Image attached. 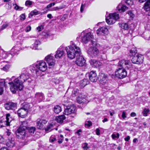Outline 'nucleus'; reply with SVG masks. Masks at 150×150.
Returning a JSON list of instances; mask_svg holds the SVG:
<instances>
[{
	"label": "nucleus",
	"instance_id": "a19ab883",
	"mask_svg": "<svg viewBox=\"0 0 150 150\" xmlns=\"http://www.w3.org/2000/svg\"><path fill=\"white\" fill-rule=\"evenodd\" d=\"M120 135L118 133L115 134L113 133L111 135L112 139H115L116 138L118 139L119 138Z\"/></svg>",
	"mask_w": 150,
	"mask_h": 150
},
{
	"label": "nucleus",
	"instance_id": "338daca9",
	"mask_svg": "<svg viewBox=\"0 0 150 150\" xmlns=\"http://www.w3.org/2000/svg\"><path fill=\"white\" fill-rule=\"evenodd\" d=\"M136 115V114L134 112H132L130 114V116L132 117H134Z\"/></svg>",
	"mask_w": 150,
	"mask_h": 150
},
{
	"label": "nucleus",
	"instance_id": "0e129e2a",
	"mask_svg": "<svg viewBox=\"0 0 150 150\" xmlns=\"http://www.w3.org/2000/svg\"><path fill=\"white\" fill-rule=\"evenodd\" d=\"M67 18V16L66 15H64L61 18V20L62 21H64Z\"/></svg>",
	"mask_w": 150,
	"mask_h": 150
},
{
	"label": "nucleus",
	"instance_id": "603ef678",
	"mask_svg": "<svg viewBox=\"0 0 150 150\" xmlns=\"http://www.w3.org/2000/svg\"><path fill=\"white\" fill-rule=\"evenodd\" d=\"M100 129H101V128H98L96 129V135H99L100 134Z\"/></svg>",
	"mask_w": 150,
	"mask_h": 150
},
{
	"label": "nucleus",
	"instance_id": "4d7b16f0",
	"mask_svg": "<svg viewBox=\"0 0 150 150\" xmlns=\"http://www.w3.org/2000/svg\"><path fill=\"white\" fill-rule=\"evenodd\" d=\"M128 14L131 17L133 18L134 16V15L132 13L131 11H129L128 12Z\"/></svg>",
	"mask_w": 150,
	"mask_h": 150
},
{
	"label": "nucleus",
	"instance_id": "a18cd8bd",
	"mask_svg": "<svg viewBox=\"0 0 150 150\" xmlns=\"http://www.w3.org/2000/svg\"><path fill=\"white\" fill-rule=\"evenodd\" d=\"M88 144L84 143L82 144V147L84 150H87L89 147L88 146Z\"/></svg>",
	"mask_w": 150,
	"mask_h": 150
},
{
	"label": "nucleus",
	"instance_id": "2eb2a0df",
	"mask_svg": "<svg viewBox=\"0 0 150 150\" xmlns=\"http://www.w3.org/2000/svg\"><path fill=\"white\" fill-rule=\"evenodd\" d=\"M96 33L98 35H107L108 33V30L107 28L103 27L97 30Z\"/></svg>",
	"mask_w": 150,
	"mask_h": 150
},
{
	"label": "nucleus",
	"instance_id": "49530a36",
	"mask_svg": "<svg viewBox=\"0 0 150 150\" xmlns=\"http://www.w3.org/2000/svg\"><path fill=\"white\" fill-rule=\"evenodd\" d=\"M13 5H15L14 8L16 10L21 11L23 8V7H21L19 6H18L16 4Z\"/></svg>",
	"mask_w": 150,
	"mask_h": 150
},
{
	"label": "nucleus",
	"instance_id": "e433bc0d",
	"mask_svg": "<svg viewBox=\"0 0 150 150\" xmlns=\"http://www.w3.org/2000/svg\"><path fill=\"white\" fill-rule=\"evenodd\" d=\"M5 120L3 119L0 120V128H1L6 126Z\"/></svg>",
	"mask_w": 150,
	"mask_h": 150
},
{
	"label": "nucleus",
	"instance_id": "9b49d317",
	"mask_svg": "<svg viewBox=\"0 0 150 150\" xmlns=\"http://www.w3.org/2000/svg\"><path fill=\"white\" fill-rule=\"evenodd\" d=\"M144 56L141 54H137L133 57L132 61L134 64H139L142 63L143 62Z\"/></svg>",
	"mask_w": 150,
	"mask_h": 150
},
{
	"label": "nucleus",
	"instance_id": "423d86ee",
	"mask_svg": "<svg viewBox=\"0 0 150 150\" xmlns=\"http://www.w3.org/2000/svg\"><path fill=\"white\" fill-rule=\"evenodd\" d=\"M118 65L122 67L123 68L131 69L132 68V65L130 62L128 60L122 59L119 61Z\"/></svg>",
	"mask_w": 150,
	"mask_h": 150
},
{
	"label": "nucleus",
	"instance_id": "680f3d73",
	"mask_svg": "<svg viewBox=\"0 0 150 150\" xmlns=\"http://www.w3.org/2000/svg\"><path fill=\"white\" fill-rule=\"evenodd\" d=\"M4 88L3 87H0V95L2 94L4 92Z\"/></svg>",
	"mask_w": 150,
	"mask_h": 150
},
{
	"label": "nucleus",
	"instance_id": "a878e982",
	"mask_svg": "<svg viewBox=\"0 0 150 150\" xmlns=\"http://www.w3.org/2000/svg\"><path fill=\"white\" fill-rule=\"evenodd\" d=\"M117 9L120 12H123L128 9V7L126 6L120 4L117 8Z\"/></svg>",
	"mask_w": 150,
	"mask_h": 150
},
{
	"label": "nucleus",
	"instance_id": "dca6fc26",
	"mask_svg": "<svg viewBox=\"0 0 150 150\" xmlns=\"http://www.w3.org/2000/svg\"><path fill=\"white\" fill-rule=\"evenodd\" d=\"M98 78L100 83L104 85L107 82V76L104 74H100Z\"/></svg>",
	"mask_w": 150,
	"mask_h": 150
},
{
	"label": "nucleus",
	"instance_id": "a211bd4d",
	"mask_svg": "<svg viewBox=\"0 0 150 150\" xmlns=\"http://www.w3.org/2000/svg\"><path fill=\"white\" fill-rule=\"evenodd\" d=\"M47 121L45 120L38 119L37 122V126L38 129L43 128L45 125L47 123Z\"/></svg>",
	"mask_w": 150,
	"mask_h": 150
},
{
	"label": "nucleus",
	"instance_id": "4c0bfd02",
	"mask_svg": "<svg viewBox=\"0 0 150 150\" xmlns=\"http://www.w3.org/2000/svg\"><path fill=\"white\" fill-rule=\"evenodd\" d=\"M120 48V47L118 45L114 46L112 49V52L114 53L117 51Z\"/></svg>",
	"mask_w": 150,
	"mask_h": 150
},
{
	"label": "nucleus",
	"instance_id": "3c124183",
	"mask_svg": "<svg viewBox=\"0 0 150 150\" xmlns=\"http://www.w3.org/2000/svg\"><path fill=\"white\" fill-rule=\"evenodd\" d=\"M66 7V6L65 5H63L62 6H59V7H57L55 8L54 10H57L59 9H62L65 8Z\"/></svg>",
	"mask_w": 150,
	"mask_h": 150
},
{
	"label": "nucleus",
	"instance_id": "f704fd0d",
	"mask_svg": "<svg viewBox=\"0 0 150 150\" xmlns=\"http://www.w3.org/2000/svg\"><path fill=\"white\" fill-rule=\"evenodd\" d=\"M28 132L32 135L34 133L35 130V128L34 127H31L28 128Z\"/></svg>",
	"mask_w": 150,
	"mask_h": 150
},
{
	"label": "nucleus",
	"instance_id": "393cba45",
	"mask_svg": "<svg viewBox=\"0 0 150 150\" xmlns=\"http://www.w3.org/2000/svg\"><path fill=\"white\" fill-rule=\"evenodd\" d=\"M85 96L81 94H80L77 98V102L79 103H81L85 101Z\"/></svg>",
	"mask_w": 150,
	"mask_h": 150
},
{
	"label": "nucleus",
	"instance_id": "bb28decb",
	"mask_svg": "<svg viewBox=\"0 0 150 150\" xmlns=\"http://www.w3.org/2000/svg\"><path fill=\"white\" fill-rule=\"evenodd\" d=\"M65 118H66L64 115H62L57 117L55 118V120L59 123H62Z\"/></svg>",
	"mask_w": 150,
	"mask_h": 150
},
{
	"label": "nucleus",
	"instance_id": "c9c22d12",
	"mask_svg": "<svg viewBox=\"0 0 150 150\" xmlns=\"http://www.w3.org/2000/svg\"><path fill=\"white\" fill-rule=\"evenodd\" d=\"M53 125L52 124H50L45 129V130L47 132H50L51 131L53 128Z\"/></svg>",
	"mask_w": 150,
	"mask_h": 150
},
{
	"label": "nucleus",
	"instance_id": "39448f33",
	"mask_svg": "<svg viewBox=\"0 0 150 150\" xmlns=\"http://www.w3.org/2000/svg\"><path fill=\"white\" fill-rule=\"evenodd\" d=\"M119 18V14L116 13H110L108 16L106 18V22L109 25L114 23Z\"/></svg>",
	"mask_w": 150,
	"mask_h": 150
},
{
	"label": "nucleus",
	"instance_id": "de8ad7c7",
	"mask_svg": "<svg viewBox=\"0 0 150 150\" xmlns=\"http://www.w3.org/2000/svg\"><path fill=\"white\" fill-rule=\"evenodd\" d=\"M5 82L4 79H2L0 81V87H3L5 86Z\"/></svg>",
	"mask_w": 150,
	"mask_h": 150
},
{
	"label": "nucleus",
	"instance_id": "6e6552de",
	"mask_svg": "<svg viewBox=\"0 0 150 150\" xmlns=\"http://www.w3.org/2000/svg\"><path fill=\"white\" fill-rule=\"evenodd\" d=\"M87 53L91 57L96 58L98 56L100 52L97 48L95 47H91L88 48Z\"/></svg>",
	"mask_w": 150,
	"mask_h": 150
},
{
	"label": "nucleus",
	"instance_id": "6e6d98bb",
	"mask_svg": "<svg viewBox=\"0 0 150 150\" xmlns=\"http://www.w3.org/2000/svg\"><path fill=\"white\" fill-rule=\"evenodd\" d=\"M126 117V113L124 111H123L122 112V117L123 119H125Z\"/></svg>",
	"mask_w": 150,
	"mask_h": 150
},
{
	"label": "nucleus",
	"instance_id": "f8f14e48",
	"mask_svg": "<svg viewBox=\"0 0 150 150\" xmlns=\"http://www.w3.org/2000/svg\"><path fill=\"white\" fill-rule=\"evenodd\" d=\"M45 59L48 64L49 68L53 67L55 64V60L51 54H49L45 57Z\"/></svg>",
	"mask_w": 150,
	"mask_h": 150
},
{
	"label": "nucleus",
	"instance_id": "9d476101",
	"mask_svg": "<svg viewBox=\"0 0 150 150\" xmlns=\"http://www.w3.org/2000/svg\"><path fill=\"white\" fill-rule=\"evenodd\" d=\"M115 74L116 77L121 79L127 76V72L124 69L119 68L115 71Z\"/></svg>",
	"mask_w": 150,
	"mask_h": 150
},
{
	"label": "nucleus",
	"instance_id": "69168bd1",
	"mask_svg": "<svg viewBox=\"0 0 150 150\" xmlns=\"http://www.w3.org/2000/svg\"><path fill=\"white\" fill-rule=\"evenodd\" d=\"M130 139V137L128 136L125 138V141L127 142Z\"/></svg>",
	"mask_w": 150,
	"mask_h": 150
},
{
	"label": "nucleus",
	"instance_id": "f257e3e1",
	"mask_svg": "<svg viewBox=\"0 0 150 150\" xmlns=\"http://www.w3.org/2000/svg\"><path fill=\"white\" fill-rule=\"evenodd\" d=\"M68 58L73 59L76 57H78L76 61V64L78 66H83L85 64L86 60L81 54V50L79 47L74 43L72 42L70 45L65 47Z\"/></svg>",
	"mask_w": 150,
	"mask_h": 150
},
{
	"label": "nucleus",
	"instance_id": "20e7f679",
	"mask_svg": "<svg viewBox=\"0 0 150 150\" xmlns=\"http://www.w3.org/2000/svg\"><path fill=\"white\" fill-rule=\"evenodd\" d=\"M80 36L82 42L86 43L90 41L92 44H93V40L94 36L91 33H85V31H83L81 33Z\"/></svg>",
	"mask_w": 150,
	"mask_h": 150
},
{
	"label": "nucleus",
	"instance_id": "7ed1b4c3",
	"mask_svg": "<svg viewBox=\"0 0 150 150\" xmlns=\"http://www.w3.org/2000/svg\"><path fill=\"white\" fill-rule=\"evenodd\" d=\"M10 81L11 82L8 83L9 85L10 90L12 93H15L17 91H21L23 89V83L18 77L15 78V76H13L11 78Z\"/></svg>",
	"mask_w": 150,
	"mask_h": 150
},
{
	"label": "nucleus",
	"instance_id": "4468645a",
	"mask_svg": "<svg viewBox=\"0 0 150 150\" xmlns=\"http://www.w3.org/2000/svg\"><path fill=\"white\" fill-rule=\"evenodd\" d=\"M75 107L73 105L68 106L65 110L64 112V114L66 115H68L75 112Z\"/></svg>",
	"mask_w": 150,
	"mask_h": 150
},
{
	"label": "nucleus",
	"instance_id": "09e8293b",
	"mask_svg": "<svg viewBox=\"0 0 150 150\" xmlns=\"http://www.w3.org/2000/svg\"><path fill=\"white\" fill-rule=\"evenodd\" d=\"M125 3L129 6L132 5L133 4V1L132 0H127Z\"/></svg>",
	"mask_w": 150,
	"mask_h": 150
},
{
	"label": "nucleus",
	"instance_id": "5fc2aeb1",
	"mask_svg": "<svg viewBox=\"0 0 150 150\" xmlns=\"http://www.w3.org/2000/svg\"><path fill=\"white\" fill-rule=\"evenodd\" d=\"M31 27L29 25H28L25 29V31L26 32L30 31L31 30Z\"/></svg>",
	"mask_w": 150,
	"mask_h": 150
},
{
	"label": "nucleus",
	"instance_id": "13d9d810",
	"mask_svg": "<svg viewBox=\"0 0 150 150\" xmlns=\"http://www.w3.org/2000/svg\"><path fill=\"white\" fill-rule=\"evenodd\" d=\"M21 19V20L23 21L25 19V15L23 14H22L20 16Z\"/></svg>",
	"mask_w": 150,
	"mask_h": 150
},
{
	"label": "nucleus",
	"instance_id": "c756f323",
	"mask_svg": "<svg viewBox=\"0 0 150 150\" xmlns=\"http://www.w3.org/2000/svg\"><path fill=\"white\" fill-rule=\"evenodd\" d=\"M89 81L87 79H84L82 80L80 83V86L82 87H84L89 83Z\"/></svg>",
	"mask_w": 150,
	"mask_h": 150
},
{
	"label": "nucleus",
	"instance_id": "58836bf2",
	"mask_svg": "<svg viewBox=\"0 0 150 150\" xmlns=\"http://www.w3.org/2000/svg\"><path fill=\"white\" fill-rule=\"evenodd\" d=\"M56 139L55 136L54 135H52L49 139V142L50 143L53 142L54 141L56 140Z\"/></svg>",
	"mask_w": 150,
	"mask_h": 150
},
{
	"label": "nucleus",
	"instance_id": "37998d69",
	"mask_svg": "<svg viewBox=\"0 0 150 150\" xmlns=\"http://www.w3.org/2000/svg\"><path fill=\"white\" fill-rule=\"evenodd\" d=\"M137 51L134 49L130 51L129 55L131 56H132L134 55L137 53Z\"/></svg>",
	"mask_w": 150,
	"mask_h": 150
},
{
	"label": "nucleus",
	"instance_id": "864d4df0",
	"mask_svg": "<svg viewBox=\"0 0 150 150\" xmlns=\"http://www.w3.org/2000/svg\"><path fill=\"white\" fill-rule=\"evenodd\" d=\"M55 3H51L48 5H47L46 7V8H49L51 7L52 6H54L55 5Z\"/></svg>",
	"mask_w": 150,
	"mask_h": 150
},
{
	"label": "nucleus",
	"instance_id": "473e14b6",
	"mask_svg": "<svg viewBox=\"0 0 150 150\" xmlns=\"http://www.w3.org/2000/svg\"><path fill=\"white\" fill-rule=\"evenodd\" d=\"M62 111L61 107L59 105H56L54 108V111L56 114H58Z\"/></svg>",
	"mask_w": 150,
	"mask_h": 150
},
{
	"label": "nucleus",
	"instance_id": "ea45409f",
	"mask_svg": "<svg viewBox=\"0 0 150 150\" xmlns=\"http://www.w3.org/2000/svg\"><path fill=\"white\" fill-rule=\"evenodd\" d=\"M39 14V12L36 10H34L32 11L30 13V14L31 15V16H33L34 15H37Z\"/></svg>",
	"mask_w": 150,
	"mask_h": 150
},
{
	"label": "nucleus",
	"instance_id": "cd10ccee",
	"mask_svg": "<svg viewBox=\"0 0 150 150\" xmlns=\"http://www.w3.org/2000/svg\"><path fill=\"white\" fill-rule=\"evenodd\" d=\"M19 51V49L18 47H14L11 50V53L9 54L8 56H11L12 54H18Z\"/></svg>",
	"mask_w": 150,
	"mask_h": 150
},
{
	"label": "nucleus",
	"instance_id": "0eeeda50",
	"mask_svg": "<svg viewBox=\"0 0 150 150\" xmlns=\"http://www.w3.org/2000/svg\"><path fill=\"white\" fill-rule=\"evenodd\" d=\"M30 104H28V105L24 106L23 108H21L18 110V116L23 118L27 115L28 110L30 108Z\"/></svg>",
	"mask_w": 150,
	"mask_h": 150
},
{
	"label": "nucleus",
	"instance_id": "052dcab7",
	"mask_svg": "<svg viewBox=\"0 0 150 150\" xmlns=\"http://www.w3.org/2000/svg\"><path fill=\"white\" fill-rule=\"evenodd\" d=\"M8 24L7 23L4 24L2 26L1 29H3L6 28L8 26Z\"/></svg>",
	"mask_w": 150,
	"mask_h": 150
},
{
	"label": "nucleus",
	"instance_id": "b1692460",
	"mask_svg": "<svg viewBox=\"0 0 150 150\" xmlns=\"http://www.w3.org/2000/svg\"><path fill=\"white\" fill-rule=\"evenodd\" d=\"M6 120H5V122L6 123V126H9L10 123L12 120L9 114L8 113L6 114Z\"/></svg>",
	"mask_w": 150,
	"mask_h": 150
},
{
	"label": "nucleus",
	"instance_id": "774afa93",
	"mask_svg": "<svg viewBox=\"0 0 150 150\" xmlns=\"http://www.w3.org/2000/svg\"><path fill=\"white\" fill-rule=\"evenodd\" d=\"M47 17L50 19H51L52 18V15L51 14H49L47 15Z\"/></svg>",
	"mask_w": 150,
	"mask_h": 150
},
{
	"label": "nucleus",
	"instance_id": "412c9836",
	"mask_svg": "<svg viewBox=\"0 0 150 150\" xmlns=\"http://www.w3.org/2000/svg\"><path fill=\"white\" fill-rule=\"evenodd\" d=\"M90 63L91 65L94 67H98L101 65L100 62L94 59H91L90 61Z\"/></svg>",
	"mask_w": 150,
	"mask_h": 150
},
{
	"label": "nucleus",
	"instance_id": "72a5a7b5",
	"mask_svg": "<svg viewBox=\"0 0 150 150\" xmlns=\"http://www.w3.org/2000/svg\"><path fill=\"white\" fill-rule=\"evenodd\" d=\"M15 144V142L14 141H9L6 143V145L9 147L11 148L14 146Z\"/></svg>",
	"mask_w": 150,
	"mask_h": 150
},
{
	"label": "nucleus",
	"instance_id": "8fccbe9b",
	"mask_svg": "<svg viewBox=\"0 0 150 150\" xmlns=\"http://www.w3.org/2000/svg\"><path fill=\"white\" fill-rule=\"evenodd\" d=\"M33 2L30 0H27L26 1L25 3V4L26 6H31L32 5Z\"/></svg>",
	"mask_w": 150,
	"mask_h": 150
},
{
	"label": "nucleus",
	"instance_id": "c03bdc74",
	"mask_svg": "<svg viewBox=\"0 0 150 150\" xmlns=\"http://www.w3.org/2000/svg\"><path fill=\"white\" fill-rule=\"evenodd\" d=\"M92 125V122L90 121H88L85 122V125L86 127H88L91 126Z\"/></svg>",
	"mask_w": 150,
	"mask_h": 150
},
{
	"label": "nucleus",
	"instance_id": "f03ea898",
	"mask_svg": "<svg viewBox=\"0 0 150 150\" xmlns=\"http://www.w3.org/2000/svg\"><path fill=\"white\" fill-rule=\"evenodd\" d=\"M47 69L46 63L43 61H37L36 62L31 65L30 69L31 71L37 76L40 75V71L44 72Z\"/></svg>",
	"mask_w": 150,
	"mask_h": 150
},
{
	"label": "nucleus",
	"instance_id": "aec40b11",
	"mask_svg": "<svg viewBox=\"0 0 150 150\" xmlns=\"http://www.w3.org/2000/svg\"><path fill=\"white\" fill-rule=\"evenodd\" d=\"M18 77L21 80V81L23 83L26 80L29 79L30 74L28 73L25 72L22 74Z\"/></svg>",
	"mask_w": 150,
	"mask_h": 150
},
{
	"label": "nucleus",
	"instance_id": "c85d7f7f",
	"mask_svg": "<svg viewBox=\"0 0 150 150\" xmlns=\"http://www.w3.org/2000/svg\"><path fill=\"white\" fill-rule=\"evenodd\" d=\"M145 10L146 11H150V0H147L145 2L144 6Z\"/></svg>",
	"mask_w": 150,
	"mask_h": 150
},
{
	"label": "nucleus",
	"instance_id": "ddd939ff",
	"mask_svg": "<svg viewBox=\"0 0 150 150\" xmlns=\"http://www.w3.org/2000/svg\"><path fill=\"white\" fill-rule=\"evenodd\" d=\"M17 106V103L13 102H8L4 104L5 108L7 110H15Z\"/></svg>",
	"mask_w": 150,
	"mask_h": 150
},
{
	"label": "nucleus",
	"instance_id": "5701e85b",
	"mask_svg": "<svg viewBox=\"0 0 150 150\" xmlns=\"http://www.w3.org/2000/svg\"><path fill=\"white\" fill-rule=\"evenodd\" d=\"M40 43V42L39 40L35 39L34 43L30 46V48L33 50H37L38 45Z\"/></svg>",
	"mask_w": 150,
	"mask_h": 150
},
{
	"label": "nucleus",
	"instance_id": "7c9ffc66",
	"mask_svg": "<svg viewBox=\"0 0 150 150\" xmlns=\"http://www.w3.org/2000/svg\"><path fill=\"white\" fill-rule=\"evenodd\" d=\"M80 94H79V90L77 89H74L72 91L71 95V98H73L76 97V96H79Z\"/></svg>",
	"mask_w": 150,
	"mask_h": 150
},
{
	"label": "nucleus",
	"instance_id": "f3484780",
	"mask_svg": "<svg viewBox=\"0 0 150 150\" xmlns=\"http://www.w3.org/2000/svg\"><path fill=\"white\" fill-rule=\"evenodd\" d=\"M89 78L91 82H95L97 80L98 77L96 72L92 71L89 74Z\"/></svg>",
	"mask_w": 150,
	"mask_h": 150
},
{
	"label": "nucleus",
	"instance_id": "bf43d9fd",
	"mask_svg": "<svg viewBox=\"0 0 150 150\" xmlns=\"http://www.w3.org/2000/svg\"><path fill=\"white\" fill-rule=\"evenodd\" d=\"M85 7V4H81V8H80V11L81 12H82L83 11V10L84 8Z\"/></svg>",
	"mask_w": 150,
	"mask_h": 150
},
{
	"label": "nucleus",
	"instance_id": "1a4fd4ad",
	"mask_svg": "<svg viewBox=\"0 0 150 150\" xmlns=\"http://www.w3.org/2000/svg\"><path fill=\"white\" fill-rule=\"evenodd\" d=\"M25 123V122H23V123L21 125L16 132V135L21 138L23 137L25 134V130L27 127L23 125V124Z\"/></svg>",
	"mask_w": 150,
	"mask_h": 150
},
{
	"label": "nucleus",
	"instance_id": "4be33fe9",
	"mask_svg": "<svg viewBox=\"0 0 150 150\" xmlns=\"http://www.w3.org/2000/svg\"><path fill=\"white\" fill-rule=\"evenodd\" d=\"M64 54V51L63 50L60 48L58 49L56 51V53L54 55L55 57L56 58H60Z\"/></svg>",
	"mask_w": 150,
	"mask_h": 150
},
{
	"label": "nucleus",
	"instance_id": "79ce46f5",
	"mask_svg": "<svg viewBox=\"0 0 150 150\" xmlns=\"http://www.w3.org/2000/svg\"><path fill=\"white\" fill-rule=\"evenodd\" d=\"M149 109L145 108L142 112L143 116H146L147 115V114L149 113Z\"/></svg>",
	"mask_w": 150,
	"mask_h": 150
},
{
	"label": "nucleus",
	"instance_id": "2f4dec72",
	"mask_svg": "<svg viewBox=\"0 0 150 150\" xmlns=\"http://www.w3.org/2000/svg\"><path fill=\"white\" fill-rule=\"evenodd\" d=\"M119 26L125 30H127L129 28V25L127 23H120L119 24Z\"/></svg>",
	"mask_w": 150,
	"mask_h": 150
},
{
	"label": "nucleus",
	"instance_id": "e2e57ef3",
	"mask_svg": "<svg viewBox=\"0 0 150 150\" xmlns=\"http://www.w3.org/2000/svg\"><path fill=\"white\" fill-rule=\"evenodd\" d=\"M8 67L7 65H5L4 67L2 69L5 71H6L8 69Z\"/></svg>",
	"mask_w": 150,
	"mask_h": 150
},
{
	"label": "nucleus",
	"instance_id": "6ab92c4d",
	"mask_svg": "<svg viewBox=\"0 0 150 150\" xmlns=\"http://www.w3.org/2000/svg\"><path fill=\"white\" fill-rule=\"evenodd\" d=\"M35 97L38 102L40 103L44 99V96L42 93H36L35 94Z\"/></svg>",
	"mask_w": 150,
	"mask_h": 150
}]
</instances>
